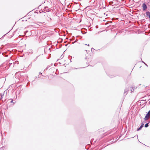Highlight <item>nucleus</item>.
Here are the masks:
<instances>
[{
  "instance_id": "f257e3e1",
  "label": "nucleus",
  "mask_w": 150,
  "mask_h": 150,
  "mask_svg": "<svg viewBox=\"0 0 150 150\" xmlns=\"http://www.w3.org/2000/svg\"><path fill=\"white\" fill-rule=\"evenodd\" d=\"M5 93V91L4 92L2 93H1V95L0 97H1V100L3 101L4 102L6 101V99H4V100L3 99V98H4V94Z\"/></svg>"
},
{
  "instance_id": "f03ea898",
  "label": "nucleus",
  "mask_w": 150,
  "mask_h": 150,
  "mask_svg": "<svg viewBox=\"0 0 150 150\" xmlns=\"http://www.w3.org/2000/svg\"><path fill=\"white\" fill-rule=\"evenodd\" d=\"M44 8L45 10L44 11H46L47 12H48L51 11V9L50 8H48L47 6L45 7Z\"/></svg>"
},
{
  "instance_id": "7ed1b4c3",
  "label": "nucleus",
  "mask_w": 150,
  "mask_h": 150,
  "mask_svg": "<svg viewBox=\"0 0 150 150\" xmlns=\"http://www.w3.org/2000/svg\"><path fill=\"white\" fill-rule=\"evenodd\" d=\"M149 116L150 115H149L148 113H147L144 117V120H146L148 119L149 118Z\"/></svg>"
},
{
  "instance_id": "20e7f679",
  "label": "nucleus",
  "mask_w": 150,
  "mask_h": 150,
  "mask_svg": "<svg viewBox=\"0 0 150 150\" xmlns=\"http://www.w3.org/2000/svg\"><path fill=\"white\" fill-rule=\"evenodd\" d=\"M143 10H145L147 8V6L146 4H143L142 5Z\"/></svg>"
},
{
  "instance_id": "39448f33",
  "label": "nucleus",
  "mask_w": 150,
  "mask_h": 150,
  "mask_svg": "<svg viewBox=\"0 0 150 150\" xmlns=\"http://www.w3.org/2000/svg\"><path fill=\"white\" fill-rule=\"evenodd\" d=\"M146 14L147 16L149 17L150 19V12L149 11H147L146 12Z\"/></svg>"
},
{
  "instance_id": "423d86ee",
  "label": "nucleus",
  "mask_w": 150,
  "mask_h": 150,
  "mask_svg": "<svg viewBox=\"0 0 150 150\" xmlns=\"http://www.w3.org/2000/svg\"><path fill=\"white\" fill-rule=\"evenodd\" d=\"M129 91V90L128 89H125L124 91V94H125L126 93H127L128 92V91Z\"/></svg>"
},
{
  "instance_id": "0eeeda50",
  "label": "nucleus",
  "mask_w": 150,
  "mask_h": 150,
  "mask_svg": "<svg viewBox=\"0 0 150 150\" xmlns=\"http://www.w3.org/2000/svg\"><path fill=\"white\" fill-rule=\"evenodd\" d=\"M7 101H9L10 103H13V104L15 103L14 102H13V100H11L10 99H9Z\"/></svg>"
},
{
  "instance_id": "6e6552de",
  "label": "nucleus",
  "mask_w": 150,
  "mask_h": 150,
  "mask_svg": "<svg viewBox=\"0 0 150 150\" xmlns=\"http://www.w3.org/2000/svg\"><path fill=\"white\" fill-rule=\"evenodd\" d=\"M142 127H143L141 125L140 127L137 129V130L139 131L140 130Z\"/></svg>"
},
{
  "instance_id": "1a4fd4ad",
  "label": "nucleus",
  "mask_w": 150,
  "mask_h": 150,
  "mask_svg": "<svg viewBox=\"0 0 150 150\" xmlns=\"http://www.w3.org/2000/svg\"><path fill=\"white\" fill-rule=\"evenodd\" d=\"M37 24L39 25H41V24L43 23H41L40 22H37Z\"/></svg>"
},
{
  "instance_id": "9d476101",
  "label": "nucleus",
  "mask_w": 150,
  "mask_h": 150,
  "mask_svg": "<svg viewBox=\"0 0 150 150\" xmlns=\"http://www.w3.org/2000/svg\"><path fill=\"white\" fill-rule=\"evenodd\" d=\"M149 126V123H146L145 125V127H147Z\"/></svg>"
},
{
  "instance_id": "9b49d317",
  "label": "nucleus",
  "mask_w": 150,
  "mask_h": 150,
  "mask_svg": "<svg viewBox=\"0 0 150 150\" xmlns=\"http://www.w3.org/2000/svg\"><path fill=\"white\" fill-rule=\"evenodd\" d=\"M88 55V54H86V57H85V59H86L87 60H87V56Z\"/></svg>"
},
{
  "instance_id": "f8f14e48",
  "label": "nucleus",
  "mask_w": 150,
  "mask_h": 150,
  "mask_svg": "<svg viewBox=\"0 0 150 150\" xmlns=\"http://www.w3.org/2000/svg\"><path fill=\"white\" fill-rule=\"evenodd\" d=\"M142 62L144 64H145V65H146V66L148 67L146 63H145L144 62L142 61Z\"/></svg>"
},
{
  "instance_id": "ddd939ff",
  "label": "nucleus",
  "mask_w": 150,
  "mask_h": 150,
  "mask_svg": "<svg viewBox=\"0 0 150 150\" xmlns=\"http://www.w3.org/2000/svg\"><path fill=\"white\" fill-rule=\"evenodd\" d=\"M38 56H37L36 57L35 59H34V61H36V60H37V58H38Z\"/></svg>"
},
{
  "instance_id": "4468645a",
  "label": "nucleus",
  "mask_w": 150,
  "mask_h": 150,
  "mask_svg": "<svg viewBox=\"0 0 150 150\" xmlns=\"http://www.w3.org/2000/svg\"><path fill=\"white\" fill-rule=\"evenodd\" d=\"M132 90H134L133 88H132V89H131V92L132 93V92H133V91Z\"/></svg>"
},
{
  "instance_id": "2eb2a0df",
  "label": "nucleus",
  "mask_w": 150,
  "mask_h": 150,
  "mask_svg": "<svg viewBox=\"0 0 150 150\" xmlns=\"http://www.w3.org/2000/svg\"><path fill=\"white\" fill-rule=\"evenodd\" d=\"M144 124H143V123H142V125H141V126H142L143 127V126H144Z\"/></svg>"
},
{
  "instance_id": "dca6fc26",
  "label": "nucleus",
  "mask_w": 150,
  "mask_h": 150,
  "mask_svg": "<svg viewBox=\"0 0 150 150\" xmlns=\"http://www.w3.org/2000/svg\"><path fill=\"white\" fill-rule=\"evenodd\" d=\"M147 113H148L149 115H150V110Z\"/></svg>"
},
{
  "instance_id": "f3484780",
  "label": "nucleus",
  "mask_w": 150,
  "mask_h": 150,
  "mask_svg": "<svg viewBox=\"0 0 150 150\" xmlns=\"http://www.w3.org/2000/svg\"><path fill=\"white\" fill-rule=\"evenodd\" d=\"M15 62H16V63H17V64H18V61H16Z\"/></svg>"
},
{
  "instance_id": "a211bd4d",
  "label": "nucleus",
  "mask_w": 150,
  "mask_h": 150,
  "mask_svg": "<svg viewBox=\"0 0 150 150\" xmlns=\"http://www.w3.org/2000/svg\"><path fill=\"white\" fill-rule=\"evenodd\" d=\"M96 28H98V25H96Z\"/></svg>"
},
{
  "instance_id": "6ab92c4d",
  "label": "nucleus",
  "mask_w": 150,
  "mask_h": 150,
  "mask_svg": "<svg viewBox=\"0 0 150 150\" xmlns=\"http://www.w3.org/2000/svg\"><path fill=\"white\" fill-rule=\"evenodd\" d=\"M39 73H40V74H41L42 75V74L40 72Z\"/></svg>"
},
{
  "instance_id": "aec40b11",
  "label": "nucleus",
  "mask_w": 150,
  "mask_h": 150,
  "mask_svg": "<svg viewBox=\"0 0 150 150\" xmlns=\"http://www.w3.org/2000/svg\"><path fill=\"white\" fill-rule=\"evenodd\" d=\"M110 78H112L113 77L112 76H109Z\"/></svg>"
},
{
  "instance_id": "412c9836",
  "label": "nucleus",
  "mask_w": 150,
  "mask_h": 150,
  "mask_svg": "<svg viewBox=\"0 0 150 150\" xmlns=\"http://www.w3.org/2000/svg\"><path fill=\"white\" fill-rule=\"evenodd\" d=\"M85 45H87L88 46H89V44H88V45H87V44H85Z\"/></svg>"
},
{
  "instance_id": "4be33fe9",
  "label": "nucleus",
  "mask_w": 150,
  "mask_h": 150,
  "mask_svg": "<svg viewBox=\"0 0 150 150\" xmlns=\"http://www.w3.org/2000/svg\"><path fill=\"white\" fill-rule=\"evenodd\" d=\"M49 19H50V21H51V18H49Z\"/></svg>"
},
{
  "instance_id": "5701e85b",
  "label": "nucleus",
  "mask_w": 150,
  "mask_h": 150,
  "mask_svg": "<svg viewBox=\"0 0 150 150\" xmlns=\"http://www.w3.org/2000/svg\"><path fill=\"white\" fill-rule=\"evenodd\" d=\"M26 32H28V31H27Z\"/></svg>"
}]
</instances>
